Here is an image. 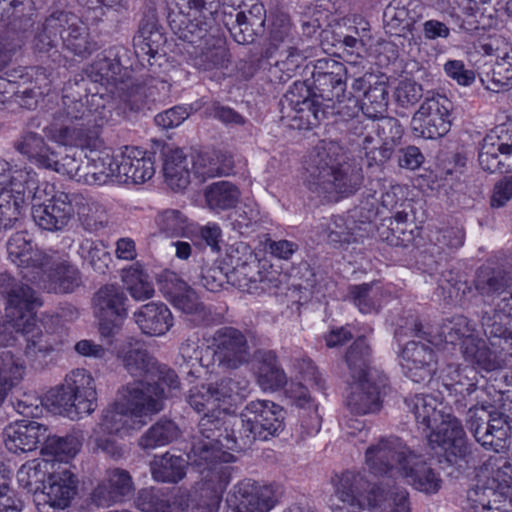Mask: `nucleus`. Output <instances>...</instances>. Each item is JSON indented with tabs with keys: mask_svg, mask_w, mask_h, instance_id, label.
I'll return each mask as SVG.
<instances>
[{
	"mask_svg": "<svg viewBox=\"0 0 512 512\" xmlns=\"http://www.w3.org/2000/svg\"><path fill=\"white\" fill-rule=\"evenodd\" d=\"M80 443L76 437L72 435L57 436L53 435L48 429V436L45 437L41 454L50 456L54 466L58 465L57 469H62L61 463L73 458L79 451Z\"/></svg>",
	"mask_w": 512,
	"mask_h": 512,
	"instance_id": "6e6d98bb",
	"label": "nucleus"
},
{
	"mask_svg": "<svg viewBox=\"0 0 512 512\" xmlns=\"http://www.w3.org/2000/svg\"><path fill=\"white\" fill-rule=\"evenodd\" d=\"M118 357L122 360L125 370L133 377L142 378L156 369V361L146 349L141 347H132L122 349L118 352Z\"/></svg>",
	"mask_w": 512,
	"mask_h": 512,
	"instance_id": "e2e57ef3",
	"label": "nucleus"
},
{
	"mask_svg": "<svg viewBox=\"0 0 512 512\" xmlns=\"http://www.w3.org/2000/svg\"><path fill=\"white\" fill-rule=\"evenodd\" d=\"M192 165L182 149L169 150L164 157L163 174L167 185L174 191L184 190L190 183Z\"/></svg>",
	"mask_w": 512,
	"mask_h": 512,
	"instance_id": "37998d69",
	"label": "nucleus"
},
{
	"mask_svg": "<svg viewBox=\"0 0 512 512\" xmlns=\"http://www.w3.org/2000/svg\"><path fill=\"white\" fill-rule=\"evenodd\" d=\"M365 499L372 512H410L408 493L396 486L373 485Z\"/></svg>",
	"mask_w": 512,
	"mask_h": 512,
	"instance_id": "c9c22d12",
	"label": "nucleus"
},
{
	"mask_svg": "<svg viewBox=\"0 0 512 512\" xmlns=\"http://www.w3.org/2000/svg\"><path fill=\"white\" fill-rule=\"evenodd\" d=\"M267 41L265 55L281 50L298 49L297 39L292 35L291 23L284 15L273 19Z\"/></svg>",
	"mask_w": 512,
	"mask_h": 512,
	"instance_id": "052dcab7",
	"label": "nucleus"
},
{
	"mask_svg": "<svg viewBox=\"0 0 512 512\" xmlns=\"http://www.w3.org/2000/svg\"><path fill=\"white\" fill-rule=\"evenodd\" d=\"M50 269L46 288L54 293L72 292L81 283L79 270L66 260H54L50 257Z\"/></svg>",
	"mask_w": 512,
	"mask_h": 512,
	"instance_id": "09e8293b",
	"label": "nucleus"
},
{
	"mask_svg": "<svg viewBox=\"0 0 512 512\" xmlns=\"http://www.w3.org/2000/svg\"><path fill=\"white\" fill-rule=\"evenodd\" d=\"M146 423L147 420L137 418L123 402H117L104 411L98 431L123 437L130 431L141 429Z\"/></svg>",
	"mask_w": 512,
	"mask_h": 512,
	"instance_id": "f704fd0d",
	"label": "nucleus"
},
{
	"mask_svg": "<svg viewBox=\"0 0 512 512\" xmlns=\"http://www.w3.org/2000/svg\"><path fill=\"white\" fill-rule=\"evenodd\" d=\"M389 92L386 81L377 77V81L367 88L362 99L361 109L369 118H378L387 111Z\"/></svg>",
	"mask_w": 512,
	"mask_h": 512,
	"instance_id": "0e129e2a",
	"label": "nucleus"
},
{
	"mask_svg": "<svg viewBox=\"0 0 512 512\" xmlns=\"http://www.w3.org/2000/svg\"><path fill=\"white\" fill-rule=\"evenodd\" d=\"M89 154H84L85 166L84 176H81L86 184L102 185L110 179L117 181V172L115 169L116 158L108 151L97 150L96 147L89 148Z\"/></svg>",
	"mask_w": 512,
	"mask_h": 512,
	"instance_id": "a19ab883",
	"label": "nucleus"
},
{
	"mask_svg": "<svg viewBox=\"0 0 512 512\" xmlns=\"http://www.w3.org/2000/svg\"><path fill=\"white\" fill-rule=\"evenodd\" d=\"M192 171L201 181L228 175L234 166L231 155L221 150L199 152L190 156Z\"/></svg>",
	"mask_w": 512,
	"mask_h": 512,
	"instance_id": "58836bf2",
	"label": "nucleus"
},
{
	"mask_svg": "<svg viewBox=\"0 0 512 512\" xmlns=\"http://www.w3.org/2000/svg\"><path fill=\"white\" fill-rule=\"evenodd\" d=\"M452 103L440 94L427 97L411 120L413 133L425 139L444 136L450 129Z\"/></svg>",
	"mask_w": 512,
	"mask_h": 512,
	"instance_id": "9b49d317",
	"label": "nucleus"
},
{
	"mask_svg": "<svg viewBox=\"0 0 512 512\" xmlns=\"http://www.w3.org/2000/svg\"><path fill=\"white\" fill-rule=\"evenodd\" d=\"M239 7L241 10L236 14L235 23L228 29L237 43L249 44L264 32L266 11L260 3Z\"/></svg>",
	"mask_w": 512,
	"mask_h": 512,
	"instance_id": "c756f323",
	"label": "nucleus"
},
{
	"mask_svg": "<svg viewBox=\"0 0 512 512\" xmlns=\"http://www.w3.org/2000/svg\"><path fill=\"white\" fill-rule=\"evenodd\" d=\"M401 358L403 371L413 382L429 381L436 371V354L426 344L416 341L408 342L402 350Z\"/></svg>",
	"mask_w": 512,
	"mask_h": 512,
	"instance_id": "4be33fe9",
	"label": "nucleus"
},
{
	"mask_svg": "<svg viewBox=\"0 0 512 512\" xmlns=\"http://www.w3.org/2000/svg\"><path fill=\"white\" fill-rule=\"evenodd\" d=\"M349 296L361 313H377L382 299L381 288L378 283H363L349 287Z\"/></svg>",
	"mask_w": 512,
	"mask_h": 512,
	"instance_id": "774afa93",
	"label": "nucleus"
},
{
	"mask_svg": "<svg viewBox=\"0 0 512 512\" xmlns=\"http://www.w3.org/2000/svg\"><path fill=\"white\" fill-rule=\"evenodd\" d=\"M474 286L485 301L498 307V311L512 310V267L481 268Z\"/></svg>",
	"mask_w": 512,
	"mask_h": 512,
	"instance_id": "f3484780",
	"label": "nucleus"
},
{
	"mask_svg": "<svg viewBox=\"0 0 512 512\" xmlns=\"http://www.w3.org/2000/svg\"><path fill=\"white\" fill-rule=\"evenodd\" d=\"M286 395L295 406L307 412L308 418L305 419L303 417L301 423L306 434H317L321 428V417L318 414L317 405L310 396L308 389L301 383H291L286 390Z\"/></svg>",
	"mask_w": 512,
	"mask_h": 512,
	"instance_id": "3c124183",
	"label": "nucleus"
},
{
	"mask_svg": "<svg viewBox=\"0 0 512 512\" xmlns=\"http://www.w3.org/2000/svg\"><path fill=\"white\" fill-rule=\"evenodd\" d=\"M346 75L334 76L333 74L322 75L313 78L314 89L323 103L332 104L333 115L339 113L336 110V103H341L346 95Z\"/></svg>",
	"mask_w": 512,
	"mask_h": 512,
	"instance_id": "680f3d73",
	"label": "nucleus"
},
{
	"mask_svg": "<svg viewBox=\"0 0 512 512\" xmlns=\"http://www.w3.org/2000/svg\"><path fill=\"white\" fill-rule=\"evenodd\" d=\"M53 470L55 468L52 461L33 459L20 467L17 472V480L29 492H43Z\"/></svg>",
	"mask_w": 512,
	"mask_h": 512,
	"instance_id": "8fccbe9b",
	"label": "nucleus"
},
{
	"mask_svg": "<svg viewBox=\"0 0 512 512\" xmlns=\"http://www.w3.org/2000/svg\"><path fill=\"white\" fill-rule=\"evenodd\" d=\"M165 289L174 307L186 314L189 321L196 326L209 325L212 322L211 310L184 281L173 277L166 281Z\"/></svg>",
	"mask_w": 512,
	"mask_h": 512,
	"instance_id": "412c9836",
	"label": "nucleus"
},
{
	"mask_svg": "<svg viewBox=\"0 0 512 512\" xmlns=\"http://www.w3.org/2000/svg\"><path fill=\"white\" fill-rule=\"evenodd\" d=\"M25 369L24 362L11 351L0 353V406L8 393L23 380Z\"/></svg>",
	"mask_w": 512,
	"mask_h": 512,
	"instance_id": "4d7b16f0",
	"label": "nucleus"
},
{
	"mask_svg": "<svg viewBox=\"0 0 512 512\" xmlns=\"http://www.w3.org/2000/svg\"><path fill=\"white\" fill-rule=\"evenodd\" d=\"M372 486L359 473L345 471L335 484V496L342 503L336 512H357L367 508L366 495Z\"/></svg>",
	"mask_w": 512,
	"mask_h": 512,
	"instance_id": "b1692460",
	"label": "nucleus"
},
{
	"mask_svg": "<svg viewBox=\"0 0 512 512\" xmlns=\"http://www.w3.org/2000/svg\"><path fill=\"white\" fill-rule=\"evenodd\" d=\"M170 25L175 35L180 40L191 44L194 50L203 44L207 45V42H210V37L221 34L212 18L195 17L190 20L185 16H179L178 19H173Z\"/></svg>",
	"mask_w": 512,
	"mask_h": 512,
	"instance_id": "473e14b6",
	"label": "nucleus"
},
{
	"mask_svg": "<svg viewBox=\"0 0 512 512\" xmlns=\"http://www.w3.org/2000/svg\"><path fill=\"white\" fill-rule=\"evenodd\" d=\"M166 38L154 13L145 15L140 21L133 45L139 58L154 57L165 44Z\"/></svg>",
	"mask_w": 512,
	"mask_h": 512,
	"instance_id": "79ce46f5",
	"label": "nucleus"
},
{
	"mask_svg": "<svg viewBox=\"0 0 512 512\" xmlns=\"http://www.w3.org/2000/svg\"><path fill=\"white\" fill-rule=\"evenodd\" d=\"M43 493L50 506L64 509L77 493V480L67 467L55 469L50 474Z\"/></svg>",
	"mask_w": 512,
	"mask_h": 512,
	"instance_id": "ea45409f",
	"label": "nucleus"
},
{
	"mask_svg": "<svg viewBox=\"0 0 512 512\" xmlns=\"http://www.w3.org/2000/svg\"><path fill=\"white\" fill-rule=\"evenodd\" d=\"M244 421L250 425L249 437L267 440L277 436L284 429V410L281 406L268 400L249 402L242 410ZM251 438L245 439L250 441Z\"/></svg>",
	"mask_w": 512,
	"mask_h": 512,
	"instance_id": "dca6fc26",
	"label": "nucleus"
},
{
	"mask_svg": "<svg viewBox=\"0 0 512 512\" xmlns=\"http://www.w3.org/2000/svg\"><path fill=\"white\" fill-rule=\"evenodd\" d=\"M15 149L30 161L46 168L51 166L54 151L46 144L44 138L35 132H26L14 143Z\"/></svg>",
	"mask_w": 512,
	"mask_h": 512,
	"instance_id": "5fc2aeb1",
	"label": "nucleus"
},
{
	"mask_svg": "<svg viewBox=\"0 0 512 512\" xmlns=\"http://www.w3.org/2000/svg\"><path fill=\"white\" fill-rule=\"evenodd\" d=\"M117 182L140 184L151 179L155 173L154 162L146 151L136 147H126L116 157Z\"/></svg>",
	"mask_w": 512,
	"mask_h": 512,
	"instance_id": "393cba45",
	"label": "nucleus"
},
{
	"mask_svg": "<svg viewBox=\"0 0 512 512\" xmlns=\"http://www.w3.org/2000/svg\"><path fill=\"white\" fill-rule=\"evenodd\" d=\"M127 301L128 298L121 287L105 285L93 297L94 313L124 319L127 316Z\"/></svg>",
	"mask_w": 512,
	"mask_h": 512,
	"instance_id": "a18cd8bd",
	"label": "nucleus"
},
{
	"mask_svg": "<svg viewBox=\"0 0 512 512\" xmlns=\"http://www.w3.org/2000/svg\"><path fill=\"white\" fill-rule=\"evenodd\" d=\"M49 400L59 414L71 420L89 415L97 407L94 379L85 369H75L51 392Z\"/></svg>",
	"mask_w": 512,
	"mask_h": 512,
	"instance_id": "20e7f679",
	"label": "nucleus"
},
{
	"mask_svg": "<svg viewBox=\"0 0 512 512\" xmlns=\"http://www.w3.org/2000/svg\"><path fill=\"white\" fill-rule=\"evenodd\" d=\"M78 193L55 191L54 186L44 184L32 196V217L41 229L56 232L64 229L75 214V206L83 202Z\"/></svg>",
	"mask_w": 512,
	"mask_h": 512,
	"instance_id": "39448f33",
	"label": "nucleus"
},
{
	"mask_svg": "<svg viewBox=\"0 0 512 512\" xmlns=\"http://www.w3.org/2000/svg\"><path fill=\"white\" fill-rule=\"evenodd\" d=\"M204 196L207 207L212 211L220 212L236 206L240 191L231 182L218 181L206 187Z\"/></svg>",
	"mask_w": 512,
	"mask_h": 512,
	"instance_id": "bf43d9fd",
	"label": "nucleus"
},
{
	"mask_svg": "<svg viewBox=\"0 0 512 512\" xmlns=\"http://www.w3.org/2000/svg\"><path fill=\"white\" fill-rule=\"evenodd\" d=\"M134 489L132 477L127 470L110 468L103 481L93 490L92 501L97 506L109 507L130 497Z\"/></svg>",
	"mask_w": 512,
	"mask_h": 512,
	"instance_id": "5701e85b",
	"label": "nucleus"
},
{
	"mask_svg": "<svg viewBox=\"0 0 512 512\" xmlns=\"http://www.w3.org/2000/svg\"><path fill=\"white\" fill-rule=\"evenodd\" d=\"M119 97L120 107L124 112H139L150 100L155 99L156 86L153 82L149 83H132L120 82L116 88Z\"/></svg>",
	"mask_w": 512,
	"mask_h": 512,
	"instance_id": "de8ad7c7",
	"label": "nucleus"
},
{
	"mask_svg": "<svg viewBox=\"0 0 512 512\" xmlns=\"http://www.w3.org/2000/svg\"><path fill=\"white\" fill-rule=\"evenodd\" d=\"M220 447L215 442L194 437L187 455V462L202 476V495L211 498L215 504H219L231 481L232 467L228 463L234 461V456Z\"/></svg>",
	"mask_w": 512,
	"mask_h": 512,
	"instance_id": "7ed1b4c3",
	"label": "nucleus"
},
{
	"mask_svg": "<svg viewBox=\"0 0 512 512\" xmlns=\"http://www.w3.org/2000/svg\"><path fill=\"white\" fill-rule=\"evenodd\" d=\"M399 475L404 477L414 489L426 494L437 493L442 485L440 475L421 455L416 454L413 450L409 453L408 463L402 466Z\"/></svg>",
	"mask_w": 512,
	"mask_h": 512,
	"instance_id": "cd10ccee",
	"label": "nucleus"
},
{
	"mask_svg": "<svg viewBox=\"0 0 512 512\" xmlns=\"http://www.w3.org/2000/svg\"><path fill=\"white\" fill-rule=\"evenodd\" d=\"M411 331L414 336L435 346L460 344L461 350L468 342L474 341L473 338L476 336L475 323L464 315L444 319L435 330L425 328L421 322L414 320Z\"/></svg>",
	"mask_w": 512,
	"mask_h": 512,
	"instance_id": "4468645a",
	"label": "nucleus"
},
{
	"mask_svg": "<svg viewBox=\"0 0 512 512\" xmlns=\"http://www.w3.org/2000/svg\"><path fill=\"white\" fill-rule=\"evenodd\" d=\"M420 7L416 0H392L383 13L385 27L391 34L399 36L410 32L421 17L417 11Z\"/></svg>",
	"mask_w": 512,
	"mask_h": 512,
	"instance_id": "72a5a7b5",
	"label": "nucleus"
},
{
	"mask_svg": "<svg viewBox=\"0 0 512 512\" xmlns=\"http://www.w3.org/2000/svg\"><path fill=\"white\" fill-rule=\"evenodd\" d=\"M427 439L431 448L436 450V455L444 457L450 465L467 462L471 454L461 422L450 415L436 424V429L427 436Z\"/></svg>",
	"mask_w": 512,
	"mask_h": 512,
	"instance_id": "9d476101",
	"label": "nucleus"
},
{
	"mask_svg": "<svg viewBox=\"0 0 512 512\" xmlns=\"http://www.w3.org/2000/svg\"><path fill=\"white\" fill-rule=\"evenodd\" d=\"M478 373L473 366L449 364L442 376L443 387L455 397L459 408L477 407L485 400L486 391L477 386Z\"/></svg>",
	"mask_w": 512,
	"mask_h": 512,
	"instance_id": "2eb2a0df",
	"label": "nucleus"
},
{
	"mask_svg": "<svg viewBox=\"0 0 512 512\" xmlns=\"http://www.w3.org/2000/svg\"><path fill=\"white\" fill-rule=\"evenodd\" d=\"M209 41L207 45L203 44L194 50V66L204 71L226 67L229 62V53L223 36L221 34L212 36Z\"/></svg>",
	"mask_w": 512,
	"mask_h": 512,
	"instance_id": "49530a36",
	"label": "nucleus"
},
{
	"mask_svg": "<svg viewBox=\"0 0 512 512\" xmlns=\"http://www.w3.org/2000/svg\"><path fill=\"white\" fill-rule=\"evenodd\" d=\"M478 161L482 169L487 172H511L512 136L509 137L507 142L500 140L494 142L491 137L484 138L479 151Z\"/></svg>",
	"mask_w": 512,
	"mask_h": 512,
	"instance_id": "4c0bfd02",
	"label": "nucleus"
},
{
	"mask_svg": "<svg viewBox=\"0 0 512 512\" xmlns=\"http://www.w3.org/2000/svg\"><path fill=\"white\" fill-rule=\"evenodd\" d=\"M411 449L396 436L381 437L365 451V464L376 477L395 478L408 463Z\"/></svg>",
	"mask_w": 512,
	"mask_h": 512,
	"instance_id": "1a4fd4ad",
	"label": "nucleus"
},
{
	"mask_svg": "<svg viewBox=\"0 0 512 512\" xmlns=\"http://www.w3.org/2000/svg\"><path fill=\"white\" fill-rule=\"evenodd\" d=\"M7 252L12 262L18 266L44 268L50 263V256L34 249L32 240L26 231L14 233L7 242Z\"/></svg>",
	"mask_w": 512,
	"mask_h": 512,
	"instance_id": "e433bc0d",
	"label": "nucleus"
},
{
	"mask_svg": "<svg viewBox=\"0 0 512 512\" xmlns=\"http://www.w3.org/2000/svg\"><path fill=\"white\" fill-rule=\"evenodd\" d=\"M491 407L486 400L477 407H469L467 427L484 448L499 452L511 431L510 415L506 413L505 404L501 410H489Z\"/></svg>",
	"mask_w": 512,
	"mask_h": 512,
	"instance_id": "0eeeda50",
	"label": "nucleus"
},
{
	"mask_svg": "<svg viewBox=\"0 0 512 512\" xmlns=\"http://www.w3.org/2000/svg\"><path fill=\"white\" fill-rule=\"evenodd\" d=\"M346 404L358 415L374 413L381 408V395L387 386V377L378 370L367 372L366 377L354 379Z\"/></svg>",
	"mask_w": 512,
	"mask_h": 512,
	"instance_id": "6ab92c4d",
	"label": "nucleus"
},
{
	"mask_svg": "<svg viewBox=\"0 0 512 512\" xmlns=\"http://www.w3.org/2000/svg\"><path fill=\"white\" fill-rule=\"evenodd\" d=\"M371 349L366 339L359 337L349 347L345 355V361L353 379L366 377L367 372L376 370L370 367Z\"/></svg>",
	"mask_w": 512,
	"mask_h": 512,
	"instance_id": "69168bd1",
	"label": "nucleus"
},
{
	"mask_svg": "<svg viewBox=\"0 0 512 512\" xmlns=\"http://www.w3.org/2000/svg\"><path fill=\"white\" fill-rule=\"evenodd\" d=\"M122 281L131 297L136 301H145L154 296L153 284L148 280L139 264H134L122 271Z\"/></svg>",
	"mask_w": 512,
	"mask_h": 512,
	"instance_id": "338daca9",
	"label": "nucleus"
},
{
	"mask_svg": "<svg viewBox=\"0 0 512 512\" xmlns=\"http://www.w3.org/2000/svg\"><path fill=\"white\" fill-rule=\"evenodd\" d=\"M210 347L213 350L214 362L225 370L238 369L251 359L246 335L231 326L217 329L211 336Z\"/></svg>",
	"mask_w": 512,
	"mask_h": 512,
	"instance_id": "f8f14e48",
	"label": "nucleus"
},
{
	"mask_svg": "<svg viewBox=\"0 0 512 512\" xmlns=\"http://www.w3.org/2000/svg\"><path fill=\"white\" fill-rule=\"evenodd\" d=\"M480 322L491 346L512 354V309L498 311L493 305L492 309L481 312Z\"/></svg>",
	"mask_w": 512,
	"mask_h": 512,
	"instance_id": "bb28decb",
	"label": "nucleus"
},
{
	"mask_svg": "<svg viewBox=\"0 0 512 512\" xmlns=\"http://www.w3.org/2000/svg\"><path fill=\"white\" fill-rule=\"evenodd\" d=\"M470 512H512V462L504 461L491 476L467 492Z\"/></svg>",
	"mask_w": 512,
	"mask_h": 512,
	"instance_id": "423d86ee",
	"label": "nucleus"
},
{
	"mask_svg": "<svg viewBox=\"0 0 512 512\" xmlns=\"http://www.w3.org/2000/svg\"><path fill=\"white\" fill-rule=\"evenodd\" d=\"M281 104L283 109L294 111L296 115L293 118H299L307 128L315 127L333 115L332 104L323 103L321 98H318L316 90H312L306 82L302 81L293 83Z\"/></svg>",
	"mask_w": 512,
	"mask_h": 512,
	"instance_id": "ddd939ff",
	"label": "nucleus"
},
{
	"mask_svg": "<svg viewBox=\"0 0 512 512\" xmlns=\"http://www.w3.org/2000/svg\"><path fill=\"white\" fill-rule=\"evenodd\" d=\"M255 358L259 363L257 382L263 390L275 391L287 384V375L278 364L274 351L257 350Z\"/></svg>",
	"mask_w": 512,
	"mask_h": 512,
	"instance_id": "c03bdc74",
	"label": "nucleus"
},
{
	"mask_svg": "<svg viewBox=\"0 0 512 512\" xmlns=\"http://www.w3.org/2000/svg\"><path fill=\"white\" fill-rule=\"evenodd\" d=\"M407 407L413 413L418 427L424 432L434 426L445 416L438 410V401L431 395L417 394L406 400Z\"/></svg>",
	"mask_w": 512,
	"mask_h": 512,
	"instance_id": "603ef678",
	"label": "nucleus"
},
{
	"mask_svg": "<svg viewBox=\"0 0 512 512\" xmlns=\"http://www.w3.org/2000/svg\"><path fill=\"white\" fill-rule=\"evenodd\" d=\"M44 132L51 140L66 146L91 148L97 146V139L92 134L91 125L86 123L65 122L64 120L54 121L44 128Z\"/></svg>",
	"mask_w": 512,
	"mask_h": 512,
	"instance_id": "7c9ffc66",
	"label": "nucleus"
},
{
	"mask_svg": "<svg viewBox=\"0 0 512 512\" xmlns=\"http://www.w3.org/2000/svg\"><path fill=\"white\" fill-rule=\"evenodd\" d=\"M5 445L12 453L34 451L43 445L48 436V427L34 420H19L5 429Z\"/></svg>",
	"mask_w": 512,
	"mask_h": 512,
	"instance_id": "a878e982",
	"label": "nucleus"
},
{
	"mask_svg": "<svg viewBox=\"0 0 512 512\" xmlns=\"http://www.w3.org/2000/svg\"><path fill=\"white\" fill-rule=\"evenodd\" d=\"M281 494L277 485L243 480L227 494L223 512H269L278 503Z\"/></svg>",
	"mask_w": 512,
	"mask_h": 512,
	"instance_id": "6e6552de",
	"label": "nucleus"
},
{
	"mask_svg": "<svg viewBox=\"0 0 512 512\" xmlns=\"http://www.w3.org/2000/svg\"><path fill=\"white\" fill-rule=\"evenodd\" d=\"M0 294L7 299L9 321H0V345H7L11 329L20 332L26 341L25 354L35 358L45 356L58 345V340L35 323L33 311L42 305L38 293L29 285L17 280L10 273H0Z\"/></svg>",
	"mask_w": 512,
	"mask_h": 512,
	"instance_id": "f03ea898",
	"label": "nucleus"
},
{
	"mask_svg": "<svg viewBox=\"0 0 512 512\" xmlns=\"http://www.w3.org/2000/svg\"><path fill=\"white\" fill-rule=\"evenodd\" d=\"M48 28H59L64 47L77 56L87 57L97 49L90 40L86 25L74 14L63 11L47 17Z\"/></svg>",
	"mask_w": 512,
	"mask_h": 512,
	"instance_id": "aec40b11",
	"label": "nucleus"
},
{
	"mask_svg": "<svg viewBox=\"0 0 512 512\" xmlns=\"http://www.w3.org/2000/svg\"><path fill=\"white\" fill-rule=\"evenodd\" d=\"M123 403L137 418L145 419L163 409L168 397L163 388L143 380H135L119 390Z\"/></svg>",
	"mask_w": 512,
	"mask_h": 512,
	"instance_id": "a211bd4d",
	"label": "nucleus"
},
{
	"mask_svg": "<svg viewBox=\"0 0 512 512\" xmlns=\"http://www.w3.org/2000/svg\"><path fill=\"white\" fill-rule=\"evenodd\" d=\"M188 462L181 456L166 452L155 456L151 462V473L155 481L163 483H178L186 475Z\"/></svg>",
	"mask_w": 512,
	"mask_h": 512,
	"instance_id": "864d4df0",
	"label": "nucleus"
},
{
	"mask_svg": "<svg viewBox=\"0 0 512 512\" xmlns=\"http://www.w3.org/2000/svg\"><path fill=\"white\" fill-rule=\"evenodd\" d=\"M307 189L328 201L355 194L363 184L362 169L347 150L335 141H321L305 162Z\"/></svg>",
	"mask_w": 512,
	"mask_h": 512,
	"instance_id": "f257e3e1",
	"label": "nucleus"
},
{
	"mask_svg": "<svg viewBox=\"0 0 512 512\" xmlns=\"http://www.w3.org/2000/svg\"><path fill=\"white\" fill-rule=\"evenodd\" d=\"M304 53L298 49L281 50L265 55L263 53L261 66L267 71V78L271 83H285L296 75L303 61Z\"/></svg>",
	"mask_w": 512,
	"mask_h": 512,
	"instance_id": "c85d7f7f",
	"label": "nucleus"
},
{
	"mask_svg": "<svg viewBox=\"0 0 512 512\" xmlns=\"http://www.w3.org/2000/svg\"><path fill=\"white\" fill-rule=\"evenodd\" d=\"M133 319L142 333L148 336H163L173 326L172 313L161 302L142 305L133 313Z\"/></svg>",
	"mask_w": 512,
	"mask_h": 512,
	"instance_id": "2f4dec72",
	"label": "nucleus"
},
{
	"mask_svg": "<svg viewBox=\"0 0 512 512\" xmlns=\"http://www.w3.org/2000/svg\"><path fill=\"white\" fill-rule=\"evenodd\" d=\"M36 189H44V185H37L36 173L31 169H18L9 175L8 183L2 187L0 193H7L13 200L22 199L25 206L27 200L32 199Z\"/></svg>",
	"mask_w": 512,
	"mask_h": 512,
	"instance_id": "13d9d810",
	"label": "nucleus"
}]
</instances>
